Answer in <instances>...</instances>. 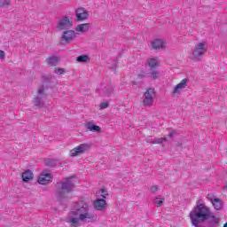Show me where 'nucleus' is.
Here are the masks:
<instances>
[{
  "instance_id": "f257e3e1",
  "label": "nucleus",
  "mask_w": 227,
  "mask_h": 227,
  "mask_svg": "<svg viewBox=\"0 0 227 227\" xmlns=\"http://www.w3.org/2000/svg\"><path fill=\"white\" fill-rule=\"evenodd\" d=\"M94 219L95 215L90 211V203L86 200H79L66 217L65 222L71 227H78L80 222L90 223Z\"/></svg>"
},
{
  "instance_id": "f03ea898",
  "label": "nucleus",
  "mask_w": 227,
  "mask_h": 227,
  "mask_svg": "<svg viewBox=\"0 0 227 227\" xmlns=\"http://www.w3.org/2000/svg\"><path fill=\"white\" fill-rule=\"evenodd\" d=\"M213 214L209 207L205 205V203H201V200H198L196 201V207L190 212L192 224L196 225L198 223H205V221H208L212 217Z\"/></svg>"
},
{
  "instance_id": "7ed1b4c3",
  "label": "nucleus",
  "mask_w": 227,
  "mask_h": 227,
  "mask_svg": "<svg viewBox=\"0 0 227 227\" xmlns=\"http://www.w3.org/2000/svg\"><path fill=\"white\" fill-rule=\"evenodd\" d=\"M56 187V196L58 200H65L67 195L74 191V187H75L74 176L62 179L59 183H57Z\"/></svg>"
},
{
  "instance_id": "20e7f679",
  "label": "nucleus",
  "mask_w": 227,
  "mask_h": 227,
  "mask_svg": "<svg viewBox=\"0 0 227 227\" xmlns=\"http://www.w3.org/2000/svg\"><path fill=\"white\" fill-rule=\"evenodd\" d=\"M74 26V20L70 17L65 16L57 22L58 31H67Z\"/></svg>"
},
{
  "instance_id": "39448f33",
  "label": "nucleus",
  "mask_w": 227,
  "mask_h": 227,
  "mask_svg": "<svg viewBox=\"0 0 227 227\" xmlns=\"http://www.w3.org/2000/svg\"><path fill=\"white\" fill-rule=\"evenodd\" d=\"M155 89L149 88L144 94L143 104L145 106H153V101L155 100L156 97Z\"/></svg>"
},
{
  "instance_id": "423d86ee",
  "label": "nucleus",
  "mask_w": 227,
  "mask_h": 227,
  "mask_svg": "<svg viewBox=\"0 0 227 227\" xmlns=\"http://www.w3.org/2000/svg\"><path fill=\"white\" fill-rule=\"evenodd\" d=\"M88 150H90V145L81 144L80 145L70 150L69 155L70 157H77V155H82V153L88 152Z\"/></svg>"
},
{
  "instance_id": "0eeeda50",
  "label": "nucleus",
  "mask_w": 227,
  "mask_h": 227,
  "mask_svg": "<svg viewBox=\"0 0 227 227\" xmlns=\"http://www.w3.org/2000/svg\"><path fill=\"white\" fill-rule=\"evenodd\" d=\"M114 91V88L111 86V84H107L103 82L100 88L98 89V92L99 95H103L104 97H112Z\"/></svg>"
},
{
  "instance_id": "6e6552de",
  "label": "nucleus",
  "mask_w": 227,
  "mask_h": 227,
  "mask_svg": "<svg viewBox=\"0 0 227 227\" xmlns=\"http://www.w3.org/2000/svg\"><path fill=\"white\" fill-rule=\"evenodd\" d=\"M52 174L44 171L41 173L37 182L40 185H47V184H51L52 182Z\"/></svg>"
},
{
  "instance_id": "1a4fd4ad",
  "label": "nucleus",
  "mask_w": 227,
  "mask_h": 227,
  "mask_svg": "<svg viewBox=\"0 0 227 227\" xmlns=\"http://www.w3.org/2000/svg\"><path fill=\"white\" fill-rule=\"evenodd\" d=\"M75 17L79 22H82V20H86L90 17V12L84 7H79L75 11Z\"/></svg>"
},
{
  "instance_id": "9d476101",
  "label": "nucleus",
  "mask_w": 227,
  "mask_h": 227,
  "mask_svg": "<svg viewBox=\"0 0 227 227\" xmlns=\"http://www.w3.org/2000/svg\"><path fill=\"white\" fill-rule=\"evenodd\" d=\"M75 37V31L74 30H67L63 33L60 42L61 43H68V42H72Z\"/></svg>"
},
{
  "instance_id": "9b49d317",
  "label": "nucleus",
  "mask_w": 227,
  "mask_h": 227,
  "mask_svg": "<svg viewBox=\"0 0 227 227\" xmlns=\"http://www.w3.org/2000/svg\"><path fill=\"white\" fill-rule=\"evenodd\" d=\"M106 207H107V202L106 201V199L98 198V200L94 201V208L96 210L102 211L106 209Z\"/></svg>"
},
{
  "instance_id": "f8f14e48",
  "label": "nucleus",
  "mask_w": 227,
  "mask_h": 227,
  "mask_svg": "<svg viewBox=\"0 0 227 227\" xmlns=\"http://www.w3.org/2000/svg\"><path fill=\"white\" fill-rule=\"evenodd\" d=\"M76 35H84L90 31V23H82L75 27Z\"/></svg>"
},
{
  "instance_id": "ddd939ff",
  "label": "nucleus",
  "mask_w": 227,
  "mask_h": 227,
  "mask_svg": "<svg viewBox=\"0 0 227 227\" xmlns=\"http://www.w3.org/2000/svg\"><path fill=\"white\" fill-rule=\"evenodd\" d=\"M187 86V79H183L180 83L174 87L172 95H180V91Z\"/></svg>"
},
{
  "instance_id": "4468645a",
  "label": "nucleus",
  "mask_w": 227,
  "mask_h": 227,
  "mask_svg": "<svg viewBox=\"0 0 227 227\" xmlns=\"http://www.w3.org/2000/svg\"><path fill=\"white\" fill-rule=\"evenodd\" d=\"M205 52H207V44L203 43L196 44L194 51L196 56H201V54H205Z\"/></svg>"
},
{
  "instance_id": "2eb2a0df",
  "label": "nucleus",
  "mask_w": 227,
  "mask_h": 227,
  "mask_svg": "<svg viewBox=\"0 0 227 227\" xmlns=\"http://www.w3.org/2000/svg\"><path fill=\"white\" fill-rule=\"evenodd\" d=\"M210 201L215 208V210H221L223 208V200L217 198H211Z\"/></svg>"
},
{
  "instance_id": "dca6fc26",
  "label": "nucleus",
  "mask_w": 227,
  "mask_h": 227,
  "mask_svg": "<svg viewBox=\"0 0 227 227\" xmlns=\"http://www.w3.org/2000/svg\"><path fill=\"white\" fill-rule=\"evenodd\" d=\"M152 47L153 49H164V47H166V44L164 43V41L160 40V39H156L154 41L152 42Z\"/></svg>"
},
{
  "instance_id": "f3484780",
  "label": "nucleus",
  "mask_w": 227,
  "mask_h": 227,
  "mask_svg": "<svg viewBox=\"0 0 227 227\" xmlns=\"http://www.w3.org/2000/svg\"><path fill=\"white\" fill-rule=\"evenodd\" d=\"M85 129L90 132H100L101 129L99 126L95 125L93 122L90 121L85 124Z\"/></svg>"
},
{
  "instance_id": "a211bd4d",
  "label": "nucleus",
  "mask_w": 227,
  "mask_h": 227,
  "mask_svg": "<svg viewBox=\"0 0 227 227\" xmlns=\"http://www.w3.org/2000/svg\"><path fill=\"white\" fill-rule=\"evenodd\" d=\"M147 65L151 70H153L154 68H157V67L160 66V62L157 59H149L147 60Z\"/></svg>"
},
{
  "instance_id": "6ab92c4d",
  "label": "nucleus",
  "mask_w": 227,
  "mask_h": 227,
  "mask_svg": "<svg viewBox=\"0 0 227 227\" xmlns=\"http://www.w3.org/2000/svg\"><path fill=\"white\" fill-rule=\"evenodd\" d=\"M22 180L23 182H29L30 180H33V172L29 169L26 170L22 173Z\"/></svg>"
},
{
  "instance_id": "aec40b11",
  "label": "nucleus",
  "mask_w": 227,
  "mask_h": 227,
  "mask_svg": "<svg viewBox=\"0 0 227 227\" xmlns=\"http://www.w3.org/2000/svg\"><path fill=\"white\" fill-rule=\"evenodd\" d=\"M210 221L208 223V227H217L219 226V222L221 221L218 217L214 215V213L212 214V216H210Z\"/></svg>"
},
{
  "instance_id": "412c9836",
  "label": "nucleus",
  "mask_w": 227,
  "mask_h": 227,
  "mask_svg": "<svg viewBox=\"0 0 227 227\" xmlns=\"http://www.w3.org/2000/svg\"><path fill=\"white\" fill-rule=\"evenodd\" d=\"M47 63L50 67H56L59 63V59L58 58H49L47 59Z\"/></svg>"
},
{
  "instance_id": "4be33fe9",
  "label": "nucleus",
  "mask_w": 227,
  "mask_h": 227,
  "mask_svg": "<svg viewBox=\"0 0 227 227\" xmlns=\"http://www.w3.org/2000/svg\"><path fill=\"white\" fill-rule=\"evenodd\" d=\"M107 191L101 189L98 191V192H97V198H103V200H106V198H107Z\"/></svg>"
},
{
  "instance_id": "5701e85b",
  "label": "nucleus",
  "mask_w": 227,
  "mask_h": 227,
  "mask_svg": "<svg viewBox=\"0 0 227 227\" xmlns=\"http://www.w3.org/2000/svg\"><path fill=\"white\" fill-rule=\"evenodd\" d=\"M44 162H45V165L48 166L49 168H54L57 164L56 160H52V159H46Z\"/></svg>"
},
{
  "instance_id": "b1692460",
  "label": "nucleus",
  "mask_w": 227,
  "mask_h": 227,
  "mask_svg": "<svg viewBox=\"0 0 227 227\" xmlns=\"http://www.w3.org/2000/svg\"><path fill=\"white\" fill-rule=\"evenodd\" d=\"M111 61H112V64L111 62H108V67H110L111 70H116V65H118V59H110Z\"/></svg>"
},
{
  "instance_id": "393cba45",
  "label": "nucleus",
  "mask_w": 227,
  "mask_h": 227,
  "mask_svg": "<svg viewBox=\"0 0 227 227\" xmlns=\"http://www.w3.org/2000/svg\"><path fill=\"white\" fill-rule=\"evenodd\" d=\"M34 104L37 107H43V101H42V98H40V97L35 98Z\"/></svg>"
},
{
  "instance_id": "a878e982",
  "label": "nucleus",
  "mask_w": 227,
  "mask_h": 227,
  "mask_svg": "<svg viewBox=\"0 0 227 227\" xmlns=\"http://www.w3.org/2000/svg\"><path fill=\"white\" fill-rule=\"evenodd\" d=\"M164 141H168L166 137H160L153 140V145H162Z\"/></svg>"
},
{
  "instance_id": "bb28decb",
  "label": "nucleus",
  "mask_w": 227,
  "mask_h": 227,
  "mask_svg": "<svg viewBox=\"0 0 227 227\" xmlns=\"http://www.w3.org/2000/svg\"><path fill=\"white\" fill-rule=\"evenodd\" d=\"M154 204L157 205V207H162L164 204V199L156 198Z\"/></svg>"
},
{
  "instance_id": "cd10ccee",
  "label": "nucleus",
  "mask_w": 227,
  "mask_h": 227,
  "mask_svg": "<svg viewBox=\"0 0 227 227\" xmlns=\"http://www.w3.org/2000/svg\"><path fill=\"white\" fill-rule=\"evenodd\" d=\"M90 61V58H77L76 62L77 63H88Z\"/></svg>"
},
{
  "instance_id": "c85d7f7f",
  "label": "nucleus",
  "mask_w": 227,
  "mask_h": 227,
  "mask_svg": "<svg viewBox=\"0 0 227 227\" xmlns=\"http://www.w3.org/2000/svg\"><path fill=\"white\" fill-rule=\"evenodd\" d=\"M54 72L57 75H63V74H65V69H63V68H55Z\"/></svg>"
},
{
  "instance_id": "c756f323",
  "label": "nucleus",
  "mask_w": 227,
  "mask_h": 227,
  "mask_svg": "<svg viewBox=\"0 0 227 227\" xmlns=\"http://www.w3.org/2000/svg\"><path fill=\"white\" fill-rule=\"evenodd\" d=\"M109 107V102H103L99 105V109L102 111L104 109H107Z\"/></svg>"
},
{
  "instance_id": "7c9ffc66",
  "label": "nucleus",
  "mask_w": 227,
  "mask_h": 227,
  "mask_svg": "<svg viewBox=\"0 0 227 227\" xmlns=\"http://www.w3.org/2000/svg\"><path fill=\"white\" fill-rule=\"evenodd\" d=\"M151 78H153V80L158 79L159 78V72L153 70L151 72Z\"/></svg>"
},
{
  "instance_id": "2f4dec72",
  "label": "nucleus",
  "mask_w": 227,
  "mask_h": 227,
  "mask_svg": "<svg viewBox=\"0 0 227 227\" xmlns=\"http://www.w3.org/2000/svg\"><path fill=\"white\" fill-rule=\"evenodd\" d=\"M10 0H0V6H8Z\"/></svg>"
},
{
  "instance_id": "473e14b6",
  "label": "nucleus",
  "mask_w": 227,
  "mask_h": 227,
  "mask_svg": "<svg viewBox=\"0 0 227 227\" xmlns=\"http://www.w3.org/2000/svg\"><path fill=\"white\" fill-rule=\"evenodd\" d=\"M176 136H178V134L176 133V131L175 129H171L169 131L168 137H176Z\"/></svg>"
},
{
  "instance_id": "72a5a7b5",
  "label": "nucleus",
  "mask_w": 227,
  "mask_h": 227,
  "mask_svg": "<svg viewBox=\"0 0 227 227\" xmlns=\"http://www.w3.org/2000/svg\"><path fill=\"white\" fill-rule=\"evenodd\" d=\"M43 91H45V88H43V86H42L38 90H37V93L38 95H45L43 93Z\"/></svg>"
},
{
  "instance_id": "f704fd0d",
  "label": "nucleus",
  "mask_w": 227,
  "mask_h": 227,
  "mask_svg": "<svg viewBox=\"0 0 227 227\" xmlns=\"http://www.w3.org/2000/svg\"><path fill=\"white\" fill-rule=\"evenodd\" d=\"M157 191H159V187L157 185L151 187V192L155 193Z\"/></svg>"
},
{
  "instance_id": "c9c22d12",
  "label": "nucleus",
  "mask_w": 227,
  "mask_h": 227,
  "mask_svg": "<svg viewBox=\"0 0 227 227\" xmlns=\"http://www.w3.org/2000/svg\"><path fill=\"white\" fill-rule=\"evenodd\" d=\"M146 143H151V145H153V139H152V137H148L147 139H146Z\"/></svg>"
},
{
  "instance_id": "e433bc0d",
  "label": "nucleus",
  "mask_w": 227,
  "mask_h": 227,
  "mask_svg": "<svg viewBox=\"0 0 227 227\" xmlns=\"http://www.w3.org/2000/svg\"><path fill=\"white\" fill-rule=\"evenodd\" d=\"M6 56V53H4V51L0 50V58H4Z\"/></svg>"
},
{
  "instance_id": "4c0bfd02",
  "label": "nucleus",
  "mask_w": 227,
  "mask_h": 227,
  "mask_svg": "<svg viewBox=\"0 0 227 227\" xmlns=\"http://www.w3.org/2000/svg\"><path fill=\"white\" fill-rule=\"evenodd\" d=\"M143 77H146V74H145V73L138 74L139 79H143Z\"/></svg>"
},
{
  "instance_id": "58836bf2",
  "label": "nucleus",
  "mask_w": 227,
  "mask_h": 227,
  "mask_svg": "<svg viewBox=\"0 0 227 227\" xmlns=\"http://www.w3.org/2000/svg\"><path fill=\"white\" fill-rule=\"evenodd\" d=\"M78 58H88V55H80Z\"/></svg>"
},
{
  "instance_id": "ea45409f",
  "label": "nucleus",
  "mask_w": 227,
  "mask_h": 227,
  "mask_svg": "<svg viewBox=\"0 0 227 227\" xmlns=\"http://www.w3.org/2000/svg\"><path fill=\"white\" fill-rule=\"evenodd\" d=\"M223 227H227V223H224Z\"/></svg>"
}]
</instances>
